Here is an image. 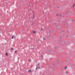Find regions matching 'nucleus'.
Here are the masks:
<instances>
[{
    "label": "nucleus",
    "instance_id": "obj_1",
    "mask_svg": "<svg viewBox=\"0 0 75 75\" xmlns=\"http://www.w3.org/2000/svg\"><path fill=\"white\" fill-rule=\"evenodd\" d=\"M14 37V35H13L11 37L12 39H13V38Z\"/></svg>",
    "mask_w": 75,
    "mask_h": 75
},
{
    "label": "nucleus",
    "instance_id": "obj_2",
    "mask_svg": "<svg viewBox=\"0 0 75 75\" xmlns=\"http://www.w3.org/2000/svg\"><path fill=\"white\" fill-rule=\"evenodd\" d=\"M67 66H66V67L64 68L65 69H67Z\"/></svg>",
    "mask_w": 75,
    "mask_h": 75
},
{
    "label": "nucleus",
    "instance_id": "obj_3",
    "mask_svg": "<svg viewBox=\"0 0 75 75\" xmlns=\"http://www.w3.org/2000/svg\"><path fill=\"white\" fill-rule=\"evenodd\" d=\"M61 37L64 38V35H63L62 36H61Z\"/></svg>",
    "mask_w": 75,
    "mask_h": 75
},
{
    "label": "nucleus",
    "instance_id": "obj_4",
    "mask_svg": "<svg viewBox=\"0 0 75 75\" xmlns=\"http://www.w3.org/2000/svg\"><path fill=\"white\" fill-rule=\"evenodd\" d=\"M6 56H7V55H8V53H6Z\"/></svg>",
    "mask_w": 75,
    "mask_h": 75
},
{
    "label": "nucleus",
    "instance_id": "obj_5",
    "mask_svg": "<svg viewBox=\"0 0 75 75\" xmlns=\"http://www.w3.org/2000/svg\"><path fill=\"white\" fill-rule=\"evenodd\" d=\"M61 32H59V33H58V34H60V35H61Z\"/></svg>",
    "mask_w": 75,
    "mask_h": 75
},
{
    "label": "nucleus",
    "instance_id": "obj_6",
    "mask_svg": "<svg viewBox=\"0 0 75 75\" xmlns=\"http://www.w3.org/2000/svg\"><path fill=\"white\" fill-rule=\"evenodd\" d=\"M15 54H16V53H17V50H16L15 51Z\"/></svg>",
    "mask_w": 75,
    "mask_h": 75
},
{
    "label": "nucleus",
    "instance_id": "obj_7",
    "mask_svg": "<svg viewBox=\"0 0 75 75\" xmlns=\"http://www.w3.org/2000/svg\"><path fill=\"white\" fill-rule=\"evenodd\" d=\"M57 63L59 64V61H57Z\"/></svg>",
    "mask_w": 75,
    "mask_h": 75
},
{
    "label": "nucleus",
    "instance_id": "obj_8",
    "mask_svg": "<svg viewBox=\"0 0 75 75\" xmlns=\"http://www.w3.org/2000/svg\"><path fill=\"white\" fill-rule=\"evenodd\" d=\"M34 18V15H33V17L32 18V19H33Z\"/></svg>",
    "mask_w": 75,
    "mask_h": 75
},
{
    "label": "nucleus",
    "instance_id": "obj_9",
    "mask_svg": "<svg viewBox=\"0 0 75 75\" xmlns=\"http://www.w3.org/2000/svg\"><path fill=\"white\" fill-rule=\"evenodd\" d=\"M28 71V72H31V70H29Z\"/></svg>",
    "mask_w": 75,
    "mask_h": 75
},
{
    "label": "nucleus",
    "instance_id": "obj_10",
    "mask_svg": "<svg viewBox=\"0 0 75 75\" xmlns=\"http://www.w3.org/2000/svg\"><path fill=\"white\" fill-rule=\"evenodd\" d=\"M54 66L53 67H55V64H54Z\"/></svg>",
    "mask_w": 75,
    "mask_h": 75
},
{
    "label": "nucleus",
    "instance_id": "obj_11",
    "mask_svg": "<svg viewBox=\"0 0 75 75\" xmlns=\"http://www.w3.org/2000/svg\"><path fill=\"white\" fill-rule=\"evenodd\" d=\"M33 33H35V32L34 31L33 32Z\"/></svg>",
    "mask_w": 75,
    "mask_h": 75
},
{
    "label": "nucleus",
    "instance_id": "obj_12",
    "mask_svg": "<svg viewBox=\"0 0 75 75\" xmlns=\"http://www.w3.org/2000/svg\"><path fill=\"white\" fill-rule=\"evenodd\" d=\"M38 68V67H37L36 68V70H37V69Z\"/></svg>",
    "mask_w": 75,
    "mask_h": 75
},
{
    "label": "nucleus",
    "instance_id": "obj_13",
    "mask_svg": "<svg viewBox=\"0 0 75 75\" xmlns=\"http://www.w3.org/2000/svg\"><path fill=\"white\" fill-rule=\"evenodd\" d=\"M28 61H30L31 60H30V59H28Z\"/></svg>",
    "mask_w": 75,
    "mask_h": 75
},
{
    "label": "nucleus",
    "instance_id": "obj_14",
    "mask_svg": "<svg viewBox=\"0 0 75 75\" xmlns=\"http://www.w3.org/2000/svg\"><path fill=\"white\" fill-rule=\"evenodd\" d=\"M38 65H40V63H38Z\"/></svg>",
    "mask_w": 75,
    "mask_h": 75
},
{
    "label": "nucleus",
    "instance_id": "obj_15",
    "mask_svg": "<svg viewBox=\"0 0 75 75\" xmlns=\"http://www.w3.org/2000/svg\"><path fill=\"white\" fill-rule=\"evenodd\" d=\"M66 74H68V72L67 71H66Z\"/></svg>",
    "mask_w": 75,
    "mask_h": 75
},
{
    "label": "nucleus",
    "instance_id": "obj_16",
    "mask_svg": "<svg viewBox=\"0 0 75 75\" xmlns=\"http://www.w3.org/2000/svg\"><path fill=\"white\" fill-rule=\"evenodd\" d=\"M59 7H58V6H57V8H59Z\"/></svg>",
    "mask_w": 75,
    "mask_h": 75
},
{
    "label": "nucleus",
    "instance_id": "obj_17",
    "mask_svg": "<svg viewBox=\"0 0 75 75\" xmlns=\"http://www.w3.org/2000/svg\"><path fill=\"white\" fill-rule=\"evenodd\" d=\"M43 40H45V38H43Z\"/></svg>",
    "mask_w": 75,
    "mask_h": 75
},
{
    "label": "nucleus",
    "instance_id": "obj_18",
    "mask_svg": "<svg viewBox=\"0 0 75 75\" xmlns=\"http://www.w3.org/2000/svg\"><path fill=\"white\" fill-rule=\"evenodd\" d=\"M53 31H54V30H52V31L53 32Z\"/></svg>",
    "mask_w": 75,
    "mask_h": 75
},
{
    "label": "nucleus",
    "instance_id": "obj_19",
    "mask_svg": "<svg viewBox=\"0 0 75 75\" xmlns=\"http://www.w3.org/2000/svg\"><path fill=\"white\" fill-rule=\"evenodd\" d=\"M42 28H41V30H42Z\"/></svg>",
    "mask_w": 75,
    "mask_h": 75
},
{
    "label": "nucleus",
    "instance_id": "obj_20",
    "mask_svg": "<svg viewBox=\"0 0 75 75\" xmlns=\"http://www.w3.org/2000/svg\"><path fill=\"white\" fill-rule=\"evenodd\" d=\"M57 16H58V14H57Z\"/></svg>",
    "mask_w": 75,
    "mask_h": 75
},
{
    "label": "nucleus",
    "instance_id": "obj_21",
    "mask_svg": "<svg viewBox=\"0 0 75 75\" xmlns=\"http://www.w3.org/2000/svg\"><path fill=\"white\" fill-rule=\"evenodd\" d=\"M12 50H13V48L11 49Z\"/></svg>",
    "mask_w": 75,
    "mask_h": 75
},
{
    "label": "nucleus",
    "instance_id": "obj_22",
    "mask_svg": "<svg viewBox=\"0 0 75 75\" xmlns=\"http://www.w3.org/2000/svg\"><path fill=\"white\" fill-rule=\"evenodd\" d=\"M41 57H43L42 55H41Z\"/></svg>",
    "mask_w": 75,
    "mask_h": 75
},
{
    "label": "nucleus",
    "instance_id": "obj_23",
    "mask_svg": "<svg viewBox=\"0 0 75 75\" xmlns=\"http://www.w3.org/2000/svg\"><path fill=\"white\" fill-rule=\"evenodd\" d=\"M38 68H39V67H38Z\"/></svg>",
    "mask_w": 75,
    "mask_h": 75
},
{
    "label": "nucleus",
    "instance_id": "obj_24",
    "mask_svg": "<svg viewBox=\"0 0 75 75\" xmlns=\"http://www.w3.org/2000/svg\"><path fill=\"white\" fill-rule=\"evenodd\" d=\"M63 31H62V33H63Z\"/></svg>",
    "mask_w": 75,
    "mask_h": 75
},
{
    "label": "nucleus",
    "instance_id": "obj_25",
    "mask_svg": "<svg viewBox=\"0 0 75 75\" xmlns=\"http://www.w3.org/2000/svg\"><path fill=\"white\" fill-rule=\"evenodd\" d=\"M74 5L73 6H74Z\"/></svg>",
    "mask_w": 75,
    "mask_h": 75
},
{
    "label": "nucleus",
    "instance_id": "obj_26",
    "mask_svg": "<svg viewBox=\"0 0 75 75\" xmlns=\"http://www.w3.org/2000/svg\"><path fill=\"white\" fill-rule=\"evenodd\" d=\"M53 3H54V2H53Z\"/></svg>",
    "mask_w": 75,
    "mask_h": 75
}]
</instances>
